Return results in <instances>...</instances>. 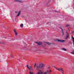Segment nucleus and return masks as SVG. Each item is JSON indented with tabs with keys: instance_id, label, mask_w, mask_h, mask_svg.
<instances>
[{
	"instance_id": "21",
	"label": "nucleus",
	"mask_w": 74,
	"mask_h": 74,
	"mask_svg": "<svg viewBox=\"0 0 74 74\" xmlns=\"http://www.w3.org/2000/svg\"><path fill=\"white\" fill-rule=\"evenodd\" d=\"M66 34H69V33H68V32H67V31H66Z\"/></svg>"
},
{
	"instance_id": "13",
	"label": "nucleus",
	"mask_w": 74,
	"mask_h": 74,
	"mask_svg": "<svg viewBox=\"0 0 74 74\" xmlns=\"http://www.w3.org/2000/svg\"><path fill=\"white\" fill-rule=\"evenodd\" d=\"M46 42L47 44H48V45H50V44H51V43H49V42Z\"/></svg>"
},
{
	"instance_id": "20",
	"label": "nucleus",
	"mask_w": 74,
	"mask_h": 74,
	"mask_svg": "<svg viewBox=\"0 0 74 74\" xmlns=\"http://www.w3.org/2000/svg\"><path fill=\"white\" fill-rule=\"evenodd\" d=\"M71 53H72V54H74V50H73V52H71Z\"/></svg>"
},
{
	"instance_id": "26",
	"label": "nucleus",
	"mask_w": 74,
	"mask_h": 74,
	"mask_svg": "<svg viewBox=\"0 0 74 74\" xmlns=\"http://www.w3.org/2000/svg\"><path fill=\"white\" fill-rule=\"evenodd\" d=\"M74 31H73L72 32V34H73V33H74Z\"/></svg>"
},
{
	"instance_id": "15",
	"label": "nucleus",
	"mask_w": 74,
	"mask_h": 74,
	"mask_svg": "<svg viewBox=\"0 0 74 74\" xmlns=\"http://www.w3.org/2000/svg\"><path fill=\"white\" fill-rule=\"evenodd\" d=\"M72 38L73 40V43H74V38L73 37H72Z\"/></svg>"
},
{
	"instance_id": "18",
	"label": "nucleus",
	"mask_w": 74,
	"mask_h": 74,
	"mask_svg": "<svg viewBox=\"0 0 74 74\" xmlns=\"http://www.w3.org/2000/svg\"><path fill=\"white\" fill-rule=\"evenodd\" d=\"M70 26V25L67 24L66 25V27H69V26Z\"/></svg>"
},
{
	"instance_id": "29",
	"label": "nucleus",
	"mask_w": 74,
	"mask_h": 74,
	"mask_svg": "<svg viewBox=\"0 0 74 74\" xmlns=\"http://www.w3.org/2000/svg\"><path fill=\"white\" fill-rule=\"evenodd\" d=\"M55 12H58V11H55Z\"/></svg>"
},
{
	"instance_id": "30",
	"label": "nucleus",
	"mask_w": 74,
	"mask_h": 74,
	"mask_svg": "<svg viewBox=\"0 0 74 74\" xmlns=\"http://www.w3.org/2000/svg\"><path fill=\"white\" fill-rule=\"evenodd\" d=\"M73 1H74V0H73Z\"/></svg>"
},
{
	"instance_id": "14",
	"label": "nucleus",
	"mask_w": 74,
	"mask_h": 74,
	"mask_svg": "<svg viewBox=\"0 0 74 74\" xmlns=\"http://www.w3.org/2000/svg\"><path fill=\"white\" fill-rule=\"evenodd\" d=\"M48 72V70H47L46 72H45L44 73V74H47Z\"/></svg>"
},
{
	"instance_id": "3",
	"label": "nucleus",
	"mask_w": 74,
	"mask_h": 74,
	"mask_svg": "<svg viewBox=\"0 0 74 74\" xmlns=\"http://www.w3.org/2000/svg\"><path fill=\"white\" fill-rule=\"evenodd\" d=\"M27 68H28V69H29V70H33V69H32V67H32L31 66H28V65H27Z\"/></svg>"
},
{
	"instance_id": "28",
	"label": "nucleus",
	"mask_w": 74,
	"mask_h": 74,
	"mask_svg": "<svg viewBox=\"0 0 74 74\" xmlns=\"http://www.w3.org/2000/svg\"><path fill=\"white\" fill-rule=\"evenodd\" d=\"M49 74H51V73H49Z\"/></svg>"
},
{
	"instance_id": "8",
	"label": "nucleus",
	"mask_w": 74,
	"mask_h": 74,
	"mask_svg": "<svg viewBox=\"0 0 74 74\" xmlns=\"http://www.w3.org/2000/svg\"><path fill=\"white\" fill-rule=\"evenodd\" d=\"M14 31L15 33V35L17 36V35H18V34L17 33V32H16V31L14 29Z\"/></svg>"
},
{
	"instance_id": "6",
	"label": "nucleus",
	"mask_w": 74,
	"mask_h": 74,
	"mask_svg": "<svg viewBox=\"0 0 74 74\" xmlns=\"http://www.w3.org/2000/svg\"><path fill=\"white\" fill-rule=\"evenodd\" d=\"M39 66H40V67H43L44 65L43 64H40Z\"/></svg>"
},
{
	"instance_id": "16",
	"label": "nucleus",
	"mask_w": 74,
	"mask_h": 74,
	"mask_svg": "<svg viewBox=\"0 0 74 74\" xmlns=\"http://www.w3.org/2000/svg\"><path fill=\"white\" fill-rule=\"evenodd\" d=\"M29 74H34L33 72H32L31 71L29 72Z\"/></svg>"
},
{
	"instance_id": "23",
	"label": "nucleus",
	"mask_w": 74,
	"mask_h": 74,
	"mask_svg": "<svg viewBox=\"0 0 74 74\" xmlns=\"http://www.w3.org/2000/svg\"><path fill=\"white\" fill-rule=\"evenodd\" d=\"M18 12L17 11L15 12V13H16V14H17Z\"/></svg>"
},
{
	"instance_id": "25",
	"label": "nucleus",
	"mask_w": 74,
	"mask_h": 74,
	"mask_svg": "<svg viewBox=\"0 0 74 74\" xmlns=\"http://www.w3.org/2000/svg\"><path fill=\"white\" fill-rule=\"evenodd\" d=\"M36 65V64H35V65H34V67H35Z\"/></svg>"
},
{
	"instance_id": "5",
	"label": "nucleus",
	"mask_w": 74,
	"mask_h": 74,
	"mask_svg": "<svg viewBox=\"0 0 74 74\" xmlns=\"http://www.w3.org/2000/svg\"><path fill=\"white\" fill-rule=\"evenodd\" d=\"M69 38V34H66V39H68Z\"/></svg>"
},
{
	"instance_id": "19",
	"label": "nucleus",
	"mask_w": 74,
	"mask_h": 74,
	"mask_svg": "<svg viewBox=\"0 0 74 74\" xmlns=\"http://www.w3.org/2000/svg\"><path fill=\"white\" fill-rule=\"evenodd\" d=\"M36 74H43V73H42V72L41 73L40 72H38V73Z\"/></svg>"
},
{
	"instance_id": "1",
	"label": "nucleus",
	"mask_w": 74,
	"mask_h": 74,
	"mask_svg": "<svg viewBox=\"0 0 74 74\" xmlns=\"http://www.w3.org/2000/svg\"><path fill=\"white\" fill-rule=\"evenodd\" d=\"M54 68H55L56 70H58L59 71H61V73L62 74H64V71H63V70L62 68H59L57 69L55 66H54Z\"/></svg>"
},
{
	"instance_id": "17",
	"label": "nucleus",
	"mask_w": 74,
	"mask_h": 74,
	"mask_svg": "<svg viewBox=\"0 0 74 74\" xmlns=\"http://www.w3.org/2000/svg\"><path fill=\"white\" fill-rule=\"evenodd\" d=\"M21 26V27H23V24H21V25H20Z\"/></svg>"
},
{
	"instance_id": "7",
	"label": "nucleus",
	"mask_w": 74,
	"mask_h": 74,
	"mask_svg": "<svg viewBox=\"0 0 74 74\" xmlns=\"http://www.w3.org/2000/svg\"><path fill=\"white\" fill-rule=\"evenodd\" d=\"M62 29V36H64V32H63V29L61 28Z\"/></svg>"
},
{
	"instance_id": "11",
	"label": "nucleus",
	"mask_w": 74,
	"mask_h": 74,
	"mask_svg": "<svg viewBox=\"0 0 74 74\" xmlns=\"http://www.w3.org/2000/svg\"><path fill=\"white\" fill-rule=\"evenodd\" d=\"M20 14H21V11H19L18 12V14H17V15L16 16V17H18V16H19V15H20Z\"/></svg>"
},
{
	"instance_id": "2",
	"label": "nucleus",
	"mask_w": 74,
	"mask_h": 74,
	"mask_svg": "<svg viewBox=\"0 0 74 74\" xmlns=\"http://www.w3.org/2000/svg\"><path fill=\"white\" fill-rule=\"evenodd\" d=\"M56 41L57 42H61L62 43H63V42H64L66 41V40H62L59 39L56 40Z\"/></svg>"
},
{
	"instance_id": "10",
	"label": "nucleus",
	"mask_w": 74,
	"mask_h": 74,
	"mask_svg": "<svg viewBox=\"0 0 74 74\" xmlns=\"http://www.w3.org/2000/svg\"><path fill=\"white\" fill-rule=\"evenodd\" d=\"M15 1H17V2H22L21 0H14Z\"/></svg>"
},
{
	"instance_id": "9",
	"label": "nucleus",
	"mask_w": 74,
	"mask_h": 74,
	"mask_svg": "<svg viewBox=\"0 0 74 74\" xmlns=\"http://www.w3.org/2000/svg\"><path fill=\"white\" fill-rule=\"evenodd\" d=\"M40 68H41V67H40V66H37V67L36 69V70H38V69H39Z\"/></svg>"
},
{
	"instance_id": "4",
	"label": "nucleus",
	"mask_w": 74,
	"mask_h": 74,
	"mask_svg": "<svg viewBox=\"0 0 74 74\" xmlns=\"http://www.w3.org/2000/svg\"><path fill=\"white\" fill-rule=\"evenodd\" d=\"M36 43L38 44L39 45H42V43L41 42H36Z\"/></svg>"
},
{
	"instance_id": "24",
	"label": "nucleus",
	"mask_w": 74,
	"mask_h": 74,
	"mask_svg": "<svg viewBox=\"0 0 74 74\" xmlns=\"http://www.w3.org/2000/svg\"><path fill=\"white\" fill-rule=\"evenodd\" d=\"M10 56H11V58H13V57H12V55H11Z\"/></svg>"
},
{
	"instance_id": "22",
	"label": "nucleus",
	"mask_w": 74,
	"mask_h": 74,
	"mask_svg": "<svg viewBox=\"0 0 74 74\" xmlns=\"http://www.w3.org/2000/svg\"><path fill=\"white\" fill-rule=\"evenodd\" d=\"M68 30L69 32H70V29H69V28H68Z\"/></svg>"
},
{
	"instance_id": "12",
	"label": "nucleus",
	"mask_w": 74,
	"mask_h": 74,
	"mask_svg": "<svg viewBox=\"0 0 74 74\" xmlns=\"http://www.w3.org/2000/svg\"><path fill=\"white\" fill-rule=\"evenodd\" d=\"M62 50H63V51H67V49H65V48H62Z\"/></svg>"
},
{
	"instance_id": "27",
	"label": "nucleus",
	"mask_w": 74,
	"mask_h": 74,
	"mask_svg": "<svg viewBox=\"0 0 74 74\" xmlns=\"http://www.w3.org/2000/svg\"><path fill=\"white\" fill-rule=\"evenodd\" d=\"M49 71H50V72H51V71H51V70H50Z\"/></svg>"
}]
</instances>
